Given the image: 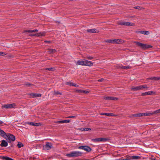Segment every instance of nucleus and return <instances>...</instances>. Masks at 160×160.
<instances>
[{"label": "nucleus", "instance_id": "obj_1", "mask_svg": "<svg viewBox=\"0 0 160 160\" xmlns=\"http://www.w3.org/2000/svg\"><path fill=\"white\" fill-rule=\"evenodd\" d=\"M82 153L78 151L71 152L69 153L66 154V156L69 158L78 157L82 156Z\"/></svg>", "mask_w": 160, "mask_h": 160}, {"label": "nucleus", "instance_id": "obj_2", "mask_svg": "<svg viewBox=\"0 0 160 160\" xmlns=\"http://www.w3.org/2000/svg\"><path fill=\"white\" fill-rule=\"evenodd\" d=\"M134 43H136L138 46L140 47L143 49H145L152 47V46L150 45L143 44L136 41L134 42Z\"/></svg>", "mask_w": 160, "mask_h": 160}, {"label": "nucleus", "instance_id": "obj_3", "mask_svg": "<svg viewBox=\"0 0 160 160\" xmlns=\"http://www.w3.org/2000/svg\"><path fill=\"white\" fill-rule=\"evenodd\" d=\"M52 147V144L49 142H47L46 144L44 145L43 149L45 150H50Z\"/></svg>", "mask_w": 160, "mask_h": 160}, {"label": "nucleus", "instance_id": "obj_4", "mask_svg": "<svg viewBox=\"0 0 160 160\" xmlns=\"http://www.w3.org/2000/svg\"><path fill=\"white\" fill-rule=\"evenodd\" d=\"M108 140V139L105 138H99L92 139V141L94 142H105Z\"/></svg>", "mask_w": 160, "mask_h": 160}, {"label": "nucleus", "instance_id": "obj_5", "mask_svg": "<svg viewBox=\"0 0 160 160\" xmlns=\"http://www.w3.org/2000/svg\"><path fill=\"white\" fill-rule=\"evenodd\" d=\"M16 105L15 103L6 104L2 106V108H15Z\"/></svg>", "mask_w": 160, "mask_h": 160}, {"label": "nucleus", "instance_id": "obj_6", "mask_svg": "<svg viewBox=\"0 0 160 160\" xmlns=\"http://www.w3.org/2000/svg\"><path fill=\"white\" fill-rule=\"evenodd\" d=\"M78 148L80 149L84 150L88 152H90L91 150V149L90 147L87 146H80L78 147Z\"/></svg>", "mask_w": 160, "mask_h": 160}, {"label": "nucleus", "instance_id": "obj_7", "mask_svg": "<svg viewBox=\"0 0 160 160\" xmlns=\"http://www.w3.org/2000/svg\"><path fill=\"white\" fill-rule=\"evenodd\" d=\"M7 140H6L7 141H8V140L9 141L11 140L12 141H14L15 140V137L11 134L8 133L7 134Z\"/></svg>", "mask_w": 160, "mask_h": 160}, {"label": "nucleus", "instance_id": "obj_8", "mask_svg": "<svg viewBox=\"0 0 160 160\" xmlns=\"http://www.w3.org/2000/svg\"><path fill=\"white\" fill-rule=\"evenodd\" d=\"M0 135L3 137L6 140H7V134L3 130L0 129Z\"/></svg>", "mask_w": 160, "mask_h": 160}, {"label": "nucleus", "instance_id": "obj_9", "mask_svg": "<svg viewBox=\"0 0 160 160\" xmlns=\"http://www.w3.org/2000/svg\"><path fill=\"white\" fill-rule=\"evenodd\" d=\"M1 142V143L0 144V146L2 147H6L8 146V142L6 140H2Z\"/></svg>", "mask_w": 160, "mask_h": 160}, {"label": "nucleus", "instance_id": "obj_10", "mask_svg": "<svg viewBox=\"0 0 160 160\" xmlns=\"http://www.w3.org/2000/svg\"><path fill=\"white\" fill-rule=\"evenodd\" d=\"M104 98L105 100H117L118 99L117 98L112 97H104Z\"/></svg>", "mask_w": 160, "mask_h": 160}, {"label": "nucleus", "instance_id": "obj_11", "mask_svg": "<svg viewBox=\"0 0 160 160\" xmlns=\"http://www.w3.org/2000/svg\"><path fill=\"white\" fill-rule=\"evenodd\" d=\"M140 90H142L141 85L136 87H132L131 88V90L133 91H137Z\"/></svg>", "mask_w": 160, "mask_h": 160}, {"label": "nucleus", "instance_id": "obj_12", "mask_svg": "<svg viewBox=\"0 0 160 160\" xmlns=\"http://www.w3.org/2000/svg\"><path fill=\"white\" fill-rule=\"evenodd\" d=\"M93 65V63L91 62L85 60H84V66H92Z\"/></svg>", "mask_w": 160, "mask_h": 160}, {"label": "nucleus", "instance_id": "obj_13", "mask_svg": "<svg viewBox=\"0 0 160 160\" xmlns=\"http://www.w3.org/2000/svg\"><path fill=\"white\" fill-rule=\"evenodd\" d=\"M155 93V92H153L152 91H150L148 92H146L144 93H142V96H144L147 95H151L152 94H154Z\"/></svg>", "mask_w": 160, "mask_h": 160}, {"label": "nucleus", "instance_id": "obj_14", "mask_svg": "<svg viewBox=\"0 0 160 160\" xmlns=\"http://www.w3.org/2000/svg\"><path fill=\"white\" fill-rule=\"evenodd\" d=\"M76 91L77 92L80 93H89V91L82 89H77Z\"/></svg>", "mask_w": 160, "mask_h": 160}, {"label": "nucleus", "instance_id": "obj_15", "mask_svg": "<svg viewBox=\"0 0 160 160\" xmlns=\"http://www.w3.org/2000/svg\"><path fill=\"white\" fill-rule=\"evenodd\" d=\"M76 65L84 66V61L78 60L76 63Z\"/></svg>", "mask_w": 160, "mask_h": 160}, {"label": "nucleus", "instance_id": "obj_16", "mask_svg": "<svg viewBox=\"0 0 160 160\" xmlns=\"http://www.w3.org/2000/svg\"><path fill=\"white\" fill-rule=\"evenodd\" d=\"M87 31L88 32L93 33H97L98 32L97 30L95 29H88L87 30Z\"/></svg>", "mask_w": 160, "mask_h": 160}, {"label": "nucleus", "instance_id": "obj_17", "mask_svg": "<svg viewBox=\"0 0 160 160\" xmlns=\"http://www.w3.org/2000/svg\"><path fill=\"white\" fill-rule=\"evenodd\" d=\"M160 79L159 77H154L152 78H147L148 80H150L152 81H158Z\"/></svg>", "mask_w": 160, "mask_h": 160}, {"label": "nucleus", "instance_id": "obj_18", "mask_svg": "<svg viewBox=\"0 0 160 160\" xmlns=\"http://www.w3.org/2000/svg\"><path fill=\"white\" fill-rule=\"evenodd\" d=\"M137 32L146 35H148L149 34V32L147 31H137Z\"/></svg>", "mask_w": 160, "mask_h": 160}, {"label": "nucleus", "instance_id": "obj_19", "mask_svg": "<svg viewBox=\"0 0 160 160\" xmlns=\"http://www.w3.org/2000/svg\"><path fill=\"white\" fill-rule=\"evenodd\" d=\"M31 95L33 98L40 97H41V94L39 93H32Z\"/></svg>", "mask_w": 160, "mask_h": 160}, {"label": "nucleus", "instance_id": "obj_20", "mask_svg": "<svg viewBox=\"0 0 160 160\" xmlns=\"http://www.w3.org/2000/svg\"><path fill=\"white\" fill-rule=\"evenodd\" d=\"M45 34L44 32H39L35 34V36L37 37H42L44 36Z\"/></svg>", "mask_w": 160, "mask_h": 160}, {"label": "nucleus", "instance_id": "obj_21", "mask_svg": "<svg viewBox=\"0 0 160 160\" xmlns=\"http://www.w3.org/2000/svg\"><path fill=\"white\" fill-rule=\"evenodd\" d=\"M29 124L32 126H39L41 125L40 123L37 122H30Z\"/></svg>", "mask_w": 160, "mask_h": 160}, {"label": "nucleus", "instance_id": "obj_22", "mask_svg": "<svg viewBox=\"0 0 160 160\" xmlns=\"http://www.w3.org/2000/svg\"><path fill=\"white\" fill-rule=\"evenodd\" d=\"M132 160H138L141 158L140 156H132Z\"/></svg>", "mask_w": 160, "mask_h": 160}, {"label": "nucleus", "instance_id": "obj_23", "mask_svg": "<svg viewBox=\"0 0 160 160\" xmlns=\"http://www.w3.org/2000/svg\"><path fill=\"white\" fill-rule=\"evenodd\" d=\"M120 40L119 39H112L113 43H119Z\"/></svg>", "mask_w": 160, "mask_h": 160}, {"label": "nucleus", "instance_id": "obj_24", "mask_svg": "<svg viewBox=\"0 0 160 160\" xmlns=\"http://www.w3.org/2000/svg\"><path fill=\"white\" fill-rule=\"evenodd\" d=\"M119 25L127 26V22H120L118 23Z\"/></svg>", "mask_w": 160, "mask_h": 160}, {"label": "nucleus", "instance_id": "obj_25", "mask_svg": "<svg viewBox=\"0 0 160 160\" xmlns=\"http://www.w3.org/2000/svg\"><path fill=\"white\" fill-rule=\"evenodd\" d=\"M3 159L5 160H14L13 159L8 157H3Z\"/></svg>", "mask_w": 160, "mask_h": 160}, {"label": "nucleus", "instance_id": "obj_26", "mask_svg": "<svg viewBox=\"0 0 160 160\" xmlns=\"http://www.w3.org/2000/svg\"><path fill=\"white\" fill-rule=\"evenodd\" d=\"M103 115H105L107 116H113L114 114L112 113H104L103 114Z\"/></svg>", "mask_w": 160, "mask_h": 160}, {"label": "nucleus", "instance_id": "obj_27", "mask_svg": "<svg viewBox=\"0 0 160 160\" xmlns=\"http://www.w3.org/2000/svg\"><path fill=\"white\" fill-rule=\"evenodd\" d=\"M121 68L124 69H128L131 68L129 66H122Z\"/></svg>", "mask_w": 160, "mask_h": 160}, {"label": "nucleus", "instance_id": "obj_28", "mask_svg": "<svg viewBox=\"0 0 160 160\" xmlns=\"http://www.w3.org/2000/svg\"><path fill=\"white\" fill-rule=\"evenodd\" d=\"M132 116L134 117H141V113H137L134 114L132 115Z\"/></svg>", "mask_w": 160, "mask_h": 160}, {"label": "nucleus", "instance_id": "obj_29", "mask_svg": "<svg viewBox=\"0 0 160 160\" xmlns=\"http://www.w3.org/2000/svg\"><path fill=\"white\" fill-rule=\"evenodd\" d=\"M55 69L53 68H47L45 69L46 70H49L50 71H54Z\"/></svg>", "mask_w": 160, "mask_h": 160}, {"label": "nucleus", "instance_id": "obj_30", "mask_svg": "<svg viewBox=\"0 0 160 160\" xmlns=\"http://www.w3.org/2000/svg\"><path fill=\"white\" fill-rule=\"evenodd\" d=\"M135 24L132 22H127V26H134Z\"/></svg>", "mask_w": 160, "mask_h": 160}, {"label": "nucleus", "instance_id": "obj_31", "mask_svg": "<svg viewBox=\"0 0 160 160\" xmlns=\"http://www.w3.org/2000/svg\"><path fill=\"white\" fill-rule=\"evenodd\" d=\"M105 42L108 43H113L112 39H108L106 40H105Z\"/></svg>", "mask_w": 160, "mask_h": 160}, {"label": "nucleus", "instance_id": "obj_32", "mask_svg": "<svg viewBox=\"0 0 160 160\" xmlns=\"http://www.w3.org/2000/svg\"><path fill=\"white\" fill-rule=\"evenodd\" d=\"M17 146L18 148H20L21 147H23V145L22 143L19 142L17 145Z\"/></svg>", "mask_w": 160, "mask_h": 160}, {"label": "nucleus", "instance_id": "obj_33", "mask_svg": "<svg viewBox=\"0 0 160 160\" xmlns=\"http://www.w3.org/2000/svg\"><path fill=\"white\" fill-rule=\"evenodd\" d=\"M25 32H28V33H30L33 32H34V30H26L24 31Z\"/></svg>", "mask_w": 160, "mask_h": 160}, {"label": "nucleus", "instance_id": "obj_34", "mask_svg": "<svg viewBox=\"0 0 160 160\" xmlns=\"http://www.w3.org/2000/svg\"><path fill=\"white\" fill-rule=\"evenodd\" d=\"M126 160H130L132 159V156H128L127 155L126 156Z\"/></svg>", "mask_w": 160, "mask_h": 160}, {"label": "nucleus", "instance_id": "obj_35", "mask_svg": "<svg viewBox=\"0 0 160 160\" xmlns=\"http://www.w3.org/2000/svg\"><path fill=\"white\" fill-rule=\"evenodd\" d=\"M73 83L71 82H66V84L69 85V86H73Z\"/></svg>", "mask_w": 160, "mask_h": 160}, {"label": "nucleus", "instance_id": "obj_36", "mask_svg": "<svg viewBox=\"0 0 160 160\" xmlns=\"http://www.w3.org/2000/svg\"><path fill=\"white\" fill-rule=\"evenodd\" d=\"M91 129L89 128H83L82 131H88V130H91Z\"/></svg>", "mask_w": 160, "mask_h": 160}, {"label": "nucleus", "instance_id": "obj_37", "mask_svg": "<svg viewBox=\"0 0 160 160\" xmlns=\"http://www.w3.org/2000/svg\"><path fill=\"white\" fill-rule=\"evenodd\" d=\"M86 58L89 60H91L93 58V57L92 56H87Z\"/></svg>", "mask_w": 160, "mask_h": 160}, {"label": "nucleus", "instance_id": "obj_38", "mask_svg": "<svg viewBox=\"0 0 160 160\" xmlns=\"http://www.w3.org/2000/svg\"><path fill=\"white\" fill-rule=\"evenodd\" d=\"M141 86H142V90L143 89V88H148V87L147 86V85H141Z\"/></svg>", "mask_w": 160, "mask_h": 160}, {"label": "nucleus", "instance_id": "obj_39", "mask_svg": "<svg viewBox=\"0 0 160 160\" xmlns=\"http://www.w3.org/2000/svg\"><path fill=\"white\" fill-rule=\"evenodd\" d=\"M25 84L28 87L31 86L32 85L30 83L28 82L25 83Z\"/></svg>", "mask_w": 160, "mask_h": 160}, {"label": "nucleus", "instance_id": "obj_40", "mask_svg": "<svg viewBox=\"0 0 160 160\" xmlns=\"http://www.w3.org/2000/svg\"><path fill=\"white\" fill-rule=\"evenodd\" d=\"M134 8L138 9H141L142 8V7H139V6H136L134 7Z\"/></svg>", "mask_w": 160, "mask_h": 160}, {"label": "nucleus", "instance_id": "obj_41", "mask_svg": "<svg viewBox=\"0 0 160 160\" xmlns=\"http://www.w3.org/2000/svg\"><path fill=\"white\" fill-rule=\"evenodd\" d=\"M50 52L52 53H54L56 52V50L54 49H51L50 50Z\"/></svg>", "mask_w": 160, "mask_h": 160}, {"label": "nucleus", "instance_id": "obj_42", "mask_svg": "<svg viewBox=\"0 0 160 160\" xmlns=\"http://www.w3.org/2000/svg\"><path fill=\"white\" fill-rule=\"evenodd\" d=\"M6 54L4 52H0V56H4L6 55Z\"/></svg>", "mask_w": 160, "mask_h": 160}, {"label": "nucleus", "instance_id": "obj_43", "mask_svg": "<svg viewBox=\"0 0 160 160\" xmlns=\"http://www.w3.org/2000/svg\"><path fill=\"white\" fill-rule=\"evenodd\" d=\"M141 117L144 116H147V112L141 113Z\"/></svg>", "mask_w": 160, "mask_h": 160}, {"label": "nucleus", "instance_id": "obj_44", "mask_svg": "<svg viewBox=\"0 0 160 160\" xmlns=\"http://www.w3.org/2000/svg\"><path fill=\"white\" fill-rule=\"evenodd\" d=\"M54 93L56 95L62 94V93L58 91L55 92Z\"/></svg>", "mask_w": 160, "mask_h": 160}, {"label": "nucleus", "instance_id": "obj_45", "mask_svg": "<svg viewBox=\"0 0 160 160\" xmlns=\"http://www.w3.org/2000/svg\"><path fill=\"white\" fill-rule=\"evenodd\" d=\"M57 123H64V120H62V121H59L56 122Z\"/></svg>", "mask_w": 160, "mask_h": 160}, {"label": "nucleus", "instance_id": "obj_46", "mask_svg": "<svg viewBox=\"0 0 160 160\" xmlns=\"http://www.w3.org/2000/svg\"><path fill=\"white\" fill-rule=\"evenodd\" d=\"M147 116H151L153 115V112H147Z\"/></svg>", "mask_w": 160, "mask_h": 160}, {"label": "nucleus", "instance_id": "obj_47", "mask_svg": "<svg viewBox=\"0 0 160 160\" xmlns=\"http://www.w3.org/2000/svg\"><path fill=\"white\" fill-rule=\"evenodd\" d=\"M158 110H157L153 112V114H156L157 113H159Z\"/></svg>", "mask_w": 160, "mask_h": 160}, {"label": "nucleus", "instance_id": "obj_48", "mask_svg": "<svg viewBox=\"0 0 160 160\" xmlns=\"http://www.w3.org/2000/svg\"><path fill=\"white\" fill-rule=\"evenodd\" d=\"M70 122V120H64V123H69Z\"/></svg>", "mask_w": 160, "mask_h": 160}, {"label": "nucleus", "instance_id": "obj_49", "mask_svg": "<svg viewBox=\"0 0 160 160\" xmlns=\"http://www.w3.org/2000/svg\"><path fill=\"white\" fill-rule=\"evenodd\" d=\"M73 86H74L75 87L77 88V87H79V85L77 84H75V83H73Z\"/></svg>", "mask_w": 160, "mask_h": 160}, {"label": "nucleus", "instance_id": "obj_50", "mask_svg": "<svg viewBox=\"0 0 160 160\" xmlns=\"http://www.w3.org/2000/svg\"><path fill=\"white\" fill-rule=\"evenodd\" d=\"M104 80V79L103 78H101V79H99L98 80V82H102Z\"/></svg>", "mask_w": 160, "mask_h": 160}, {"label": "nucleus", "instance_id": "obj_51", "mask_svg": "<svg viewBox=\"0 0 160 160\" xmlns=\"http://www.w3.org/2000/svg\"><path fill=\"white\" fill-rule=\"evenodd\" d=\"M75 117V116H69L67 117V118H74Z\"/></svg>", "mask_w": 160, "mask_h": 160}, {"label": "nucleus", "instance_id": "obj_52", "mask_svg": "<svg viewBox=\"0 0 160 160\" xmlns=\"http://www.w3.org/2000/svg\"><path fill=\"white\" fill-rule=\"evenodd\" d=\"M44 42H45L46 43H50V41H44Z\"/></svg>", "mask_w": 160, "mask_h": 160}, {"label": "nucleus", "instance_id": "obj_53", "mask_svg": "<svg viewBox=\"0 0 160 160\" xmlns=\"http://www.w3.org/2000/svg\"><path fill=\"white\" fill-rule=\"evenodd\" d=\"M30 35L31 36H35V34H31Z\"/></svg>", "mask_w": 160, "mask_h": 160}, {"label": "nucleus", "instance_id": "obj_54", "mask_svg": "<svg viewBox=\"0 0 160 160\" xmlns=\"http://www.w3.org/2000/svg\"><path fill=\"white\" fill-rule=\"evenodd\" d=\"M34 32H37L38 31V30L37 29H36L34 30Z\"/></svg>", "mask_w": 160, "mask_h": 160}, {"label": "nucleus", "instance_id": "obj_55", "mask_svg": "<svg viewBox=\"0 0 160 160\" xmlns=\"http://www.w3.org/2000/svg\"><path fill=\"white\" fill-rule=\"evenodd\" d=\"M158 110L159 113H160V109H159Z\"/></svg>", "mask_w": 160, "mask_h": 160}, {"label": "nucleus", "instance_id": "obj_56", "mask_svg": "<svg viewBox=\"0 0 160 160\" xmlns=\"http://www.w3.org/2000/svg\"><path fill=\"white\" fill-rule=\"evenodd\" d=\"M7 142H10V140L9 141V140H8V141H7L6 140Z\"/></svg>", "mask_w": 160, "mask_h": 160}, {"label": "nucleus", "instance_id": "obj_57", "mask_svg": "<svg viewBox=\"0 0 160 160\" xmlns=\"http://www.w3.org/2000/svg\"><path fill=\"white\" fill-rule=\"evenodd\" d=\"M121 160H126V159H121Z\"/></svg>", "mask_w": 160, "mask_h": 160}, {"label": "nucleus", "instance_id": "obj_58", "mask_svg": "<svg viewBox=\"0 0 160 160\" xmlns=\"http://www.w3.org/2000/svg\"><path fill=\"white\" fill-rule=\"evenodd\" d=\"M121 160V159H117V160Z\"/></svg>", "mask_w": 160, "mask_h": 160}, {"label": "nucleus", "instance_id": "obj_59", "mask_svg": "<svg viewBox=\"0 0 160 160\" xmlns=\"http://www.w3.org/2000/svg\"><path fill=\"white\" fill-rule=\"evenodd\" d=\"M1 122V123H2V122Z\"/></svg>", "mask_w": 160, "mask_h": 160}]
</instances>
